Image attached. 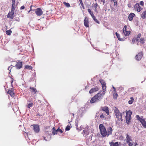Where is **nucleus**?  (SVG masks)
Masks as SVG:
<instances>
[{
	"mask_svg": "<svg viewBox=\"0 0 146 146\" xmlns=\"http://www.w3.org/2000/svg\"><path fill=\"white\" fill-rule=\"evenodd\" d=\"M113 110L114 111V115L116 117V118L118 121H123L122 119V115L121 113L118 110L116 107H114Z\"/></svg>",
	"mask_w": 146,
	"mask_h": 146,
	"instance_id": "nucleus-1",
	"label": "nucleus"
},
{
	"mask_svg": "<svg viewBox=\"0 0 146 146\" xmlns=\"http://www.w3.org/2000/svg\"><path fill=\"white\" fill-rule=\"evenodd\" d=\"M100 133L101 135L103 137H106L107 135V133L105 127L102 124H100L99 126Z\"/></svg>",
	"mask_w": 146,
	"mask_h": 146,
	"instance_id": "nucleus-2",
	"label": "nucleus"
},
{
	"mask_svg": "<svg viewBox=\"0 0 146 146\" xmlns=\"http://www.w3.org/2000/svg\"><path fill=\"white\" fill-rule=\"evenodd\" d=\"M132 113V112L130 111L126 112V120L127 123L128 124H129L130 121L131 115Z\"/></svg>",
	"mask_w": 146,
	"mask_h": 146,
	"instance_id": "nucleus-3",
	"label": "nucleus"
},
{
	"mask_svg": "<svg viewBox=\"0 0 146 146\" xmlns=\"http://www.w3.org/2000/svg\"><path fill=\"white\" fill-rule=\"evenodd\" d=\"M136 118L139 120L142 124L143 127L145 128H146V122L145 121L144 119L140 118L139 115H137L136 116Z\"/></svg>",
	"mask_w": 146,
	"mask_h": 146,
	"instance_id": "nucleus-4",
	"label": "nucleus"
},
{
	"mask_svg": "<svg viewBox=\"0 0 146 146\" xmlns=\"http://www.w3.org/2000/svg\"><path fill=\"white\" fill-rule=\"evenodd\" d=\"M105 93L104 91H101L96 94L94 96L96 97L98 100H100L101 98H102V96H104Z\"/></svg>",
	"mask_w": 146,
	"mask_h": 146,
	"instance_id": "nucleus-5",
	"label": "nucleus"
},
{
	"mask_svg": "<svg viewBox=\"0 0 146 146\" xmlns=\"http://www.w3.org/2000/svg\"><path fill=\"white\" fill-rule=\"evenodd\" d=\"M12 65H15L16 66L17 68L18 69H20L22 66V63L21 62H17L15 61H14L12 62Z\"/></svg>",
	"mask_w": 146,
	"mask_h": 146,
	"instance_id": "nucleus-6",
	"label": "nucleus"
},
{
	"mask_svg": "<svg viewBox=\"0 0 146 146\" xmlns=\"http://www.w3.org/2000/svg\"><path fill=\"white\" fill-rule=\"evenodd\" d=\"M123 34L125 36H128L129 35L130 31H127V26L125 25L123 29Z\"/></svg>",
	"mask_w": 146,
	"mask_h": 146,
	"instance_id": "nucleus-7",
	"label": "nucleus"
},
{
	"mask_svg": "<svg viewBox=\"0 0 146 146\" xmlns=\"http://www.w3.org/2000/svg\"><path fill=\"white\" fill-rule=\"evenodd\" d=\"M126 136V138L127 142V143L129 146H132L133 145L132 140L131 139L130 137L127 134Z\"/></svg>",
	"mask_w": 146,
	"mask_h": 146,
	"instance_id": "nucleus-8",
	"label": "nucleus"
},
{
	"mask_svg": "<svg viewBox=\"0 0 146 146\" xmlns=\"http://www.w3.org/2000/svg\"><path fill=\"white\" fill-rule=\"evenodd\" d=\"M100 82L101 83L102 85V87L103 89L102 91L105 92L106 88V83H105L104 81L103 80H100Z\"/></svg>",
	"mask_w": 146,
	"mask_h": 146,
	"instance_id": "nucleus-9",
	"label": "nucleus"
},
{
	"mask_svg": "<svg viewBox=\"0 0 146 146\" xmlns=\"http://www.w3.org/2000/svg\"><path fill=\"white\" fill-rule=\"evenodd\" d=\"M134 9L137 12H139L142 9L141 8L138 3L135 4L134 6Z\"/></svg>",
	"mask_w": 146,
	"mask_h": 146,
	"instance_id": "nucleus-10",
	"label": "nucleus"
},
{
	"mask_svg": "<svg viewBox=\"0 0 146 146\" xmlns=\"http://www.w3.org/2000/svg\"><path fill=\"white\" fill-rule=\"evenodd\" d=\"M35 12L36 14L38 16L41 15L43 13L42 11L40 8H37L35 9Z\"/></svg>",
	"mask_w": 146,
	"mask_h": 146,
	"instance_id": "nucleus-11",
	"label": "nucleus"
},
{
	"mask_svg": "<svg viewBox=\"0 0 146 146\" xmlns=\"http://www.w3.org/2000/svg\"><path fill=\"white\" fill-rule=\"evenodd\" d=\"M143 56L142 52H140L135 56L136 58L138 61L141 60Z\"/></svg>",
	"mask_w": 146,
	"mask_h": 146,
	"instance_id": "nucleus-12",
	"label": "nucleus"
},
{
	"mask_svg": "<svg viewBox=\"0 0 146 146\" xmlns=\"http://www.w3.org/2000/svg\"><path fill=\"white\" fill-rule=\"evenodd\" d=\"M100 109L102 110L105 111L107 115H108L109 114V111L108 108V107L106 106L101 107L100 108Z\"/></svg>",
	"mask_w": 146,
	"mask_h": 146,
	"instance_id": "nucleus-13",
	"label": "nucleus"
},
{
	"mask_svg": "<svg viewBox=\"0 0 146 146\" xmlns=\"http://www.w3.org/2000/svg\"><path fill=\"white\" fill-rule=\"evenodd\" d=\"M33 129L35 131L36 133H38L39 131V126L38 125H33Z\"/></svg>",
	"mask_w": 146,
	"mask_h": 146,
	"instance_id": "nucleus-14",
	"label": "nucleus"
},
{
	"mask_svg": "<svg viewBox=\"0 0 146 146\" xmlns=\"http://www.w3.org/2000/svg\"><path fill=\"white\" fill-rule=\"evenodd\" d=\"M107 136H108L110 134H112V128L111 127H108L107 129Z\"/></svg>",
	"mask_w": 146,
	"mask_h": 146,
	"instance_id": "nucleus-15",
	"label": "nucleus"
},
{
	"mask_svg": "<svg viewBox=\"0 0 146 146\" xmlns=\"http://www.w3.org/2000/svg\"><path fill=\"white\" fill-rule=\"evenodd\" d=\"M84 25L86 27H89V22L88 18L86 17L84 21Z\"/></svg>",
	"mask_w": 146,
	"mask_h": 146,
	"instance_id": "nucleus-16",
	"label": "nucleus"
},
{
	"mask_svg": "<svg viewBox=\"0 0 146 146\" xmlns=\"http://www.w3.org/2000/svg\"><path fill=\"white\" fill-rule=\"evenodd\" d=\"M135 16V14L133 13H131L129 15L128 19L130 21H131L133 20V17Z\"/></svg>",
	"mask_w": 146,
	"mask_h": 146,
	"instance_id": "nucleus-17",
	"label": "nucleus"
},
{
	"mask_svg": "<svg viewBox=\"0 0 146 146\" xmlns=\"http://www.w3.org/2000/svg\"><path fill=\"white\" fill-rule=\"evenodd\" d=\"M14 11H11V12L8 13L7 15V17H9L11 19H13V15H14Z\"/></svg>",
	"mask_w": 146,
	"mask_h": 146,
	"instance_id": "nucleus-18",
	"label": "nucleus"
},
{
	"mask_svg": "<svg viewBox=\"0 0 146 146\" xmlns=\"http://www.w3.org/2000/svg\"><path fill=\"white\" fill-rule=\"evenodd\" d=\"M98 90V88L97 87H96L94 88L91 89L89 91V93L91 94L95 92H96Z\"/></svg>",
	"mask_w": 146,
	"mask_h": 146,
	"instance_id": "nucleus-19",
	"label": "nucleus"
},
{
	"mask_svg": "<svg viewBox=\"0 0 146 146\" xmlns=\"http://www.w3.org/2000/svg\"><path fill=\"white\" fill-rule=\"evenodd\" d=\"M96 99V97L94 96L90 100V102L91 103H94L97 102L98 101Z\"/></svg>",
	"mask_w": 146,
	"mask_h": 146,
	"instance_id": "nucleus-20",
	"label": "nucleus"
},
{
	"mask_svg": "<svg viewBox=\"0 0 146 146\" xmlns=\"http://www.w3.org/2000/svg\"><path fill=\"white\" fill-rule=\"evenodd\" d=\"M7 93L8 94H9L11 97H13L15 95L13 91L12 90H9L7 92Z\"/></svg>",
	"mask_w": 146,
	"mask_h": 146,
	"instance_id": "nucleus-21",
	"label": "nucleus"
},
{
	"mask_svg": "<svg viewBox=\"0 0 146 146\" xmlns=\"http://www.w3.org/2000/svg\"><path fill=\"white\" fill-rule=\"evenodd\" d=\"M115 34L119 40L121 41H123L124 40V38H120V35H119V34H118L117 32L115 33Z\"/></svg>",
	"mask_w": 146,
	"mask_h": 146,
	"instance_id": "nucleus-22",
	"label": "nucleus"
},
{
	"mask_svg": "<svg viewBox=\"0 0 146 146\" xmlns=\"http://www.w3.org/2000/svg\"><path fill=\"white\" fill-rule=\"evenodd\" d=\"M111 146H119L118 144V143L116 142L114 143L113 142H112L110 143Z\"/></svg>",
	"mask_w": 146,
	"mask_h": 146,
	"instance_id": "nucleus-23",
	"label": "nucleus"
},
{
	"mask_svg": "<svg viewBox=\"0 0 146 146\" xmlns=\"http://www.w3.org/2000/svg\"><path fill=\"white\" fill-rule=\"evenodd\" d=\"M141 17L142 18L144 19L146 17V11H144L141 15Z\"/></svg>",
	"mask_w": 146,
	"mask_h": 146,
	"instance_id": "nucleus-24",
	"label": "nucleus"
},
{
	"mask_svg": "<svg viewBox=\"0 0 146 146\" xmlns=\"http://www.w3.org/2000/svg\"><path fill=\"white\" fill-rule=\"evenodd\" d=\"M130 100L128 101V103L129 104H131L133 102L134 100L133 98L132 97H131L130 98Z\"/></svg>",
	"mask_w": 146,
	"mask_h": 146,
	"instance_id": "nucleus-25",
	"label": "nucleus"
},
{
	"mask_svg": "<svg viewBox=\"0 0 146 146\" xmlns=\"http://www.w3.org/2000/svg\"><path fill=\"white\" fill-rule=\"evenodd\" d=\"M52 130H53V131H52V133L54 135L57 134V130H56L55 129L54 127L53 128Z\"/></svg>",
	"mask_w": 146,
	"mask_h": 146,
	"instance_id": "nucleus-26",
	"label": "nucleus"
},
{
	"mask_svg": "<svg viewBox=\"0 0 146 146\" xmlns=\"http://www.w3.org/2000/svg\"><path fill=\"white\" fill-rule=\"evenodd\" d=\"M93 6L94 7V8L95 9V11L96 12H97V7L98 6V5L97 4V3H95V4H94L93 5Z\"/></svg>",
	"mask_w": 146,
	"mask_h": 146,
	"instance_id": "nucleus-27",
	"label": "nucleus"
},
{
	"mask_svg": "<svg viewBox=\"0 0 146 146\" xmlns=\"http://www.w3.org/2000/svg\"><path fill=\"white\" fill-rule=\"evenodd\" d=\"M25 68L29 70H31L32 69V67L30 66L26 65L25 66Z\"/></svg>",
	"mask_w": 146,
	"mask_h": 146,
	"instance_id": "nucleus-28",
	"label": "nucleus"
},
{
	"mask_svg": "<svg viewBox=\"0 0 146 146\" xmlns=\"http://www.w3.org/2000/svg\"><path fill=\"white\" fill-rule=\"evenodd\" d=\"M12 33L11 31L10 30H9L8 31H6V34L8 35H11V33Z\"/></svg>",
	"mask_w": 146,
	"mask_h": 146,
	"instance_id": "nucleus-29",
	"label": "nucleus"
},
{
	"mask_svg": "<svg viewBox=\"0 0 146 146\" xmlns=\"http://www.w3.org/2000/svg\"><path fill=\"white\" fill-rule=\"evenodd\" d=\"M63 4L67 7H70V4L68 3H66L65 2H64Z\"/></svg>",
	"mask_w": 146,
	"mask_h": 146,
	"instance_id": "nucleus-30",
	"label": "nucleus"
},
{
	"mask_svg": "<svg viewBox=\"0 0 146 146\" xmlns=\"http://www.w3.org/2000/svg\"><path fill=\"white\" fill-rule=\"evenodd\" d=\"M83 131L86 135H88L89 133V131L88 130H85Z\"/></svg>",
	"mask_w": 146,
	"mask_h": 146,
	"instance_id": "nucleus-31",
	"label": "nucleus"
},
{
	"mask_svg": "<svg viewBox=\"0 0 146 146\" xmlns=\"http://www.w3.org/2000/svg\"><path fill=\"white\" fill-rule=\"evenodd\" d=\"M118 95L117 93H115L113 94V97L114 99H116L117 98Z\"/></svg>",
	"mask_w": 146,
	"mask_h": 146,
	"instance_id": "nucleus-32",
	"label": "nucleus"
},
{
	"mask_svg": "<svg viewBox=\"0 0 146 146\" xmlns=\"http://www.w3.org/2000/svg\"><path fill=\"white\" fill-rule=\"evenodd\" d=\"M140 42L141 44H143L144 42V38H141L140 39Z\"/></svg>",
	"mask_w": 146,
	"mask_h": 146,
	"instance_id": "nucleus-33",
	"label": "nucleus"
},
{
	"mask_svg": "<svg viewBox=\"0 0 146 146\" xmlns=\"http://www.w3.org/2000/svg\"><path fill=\"white\" fill-rule=\"evenodd\" d=\"M93 20L97 23L99 24L100 23L99 21L97 20V19H96L95 17H94L93 18Z\"/></svg>",
	"mask_w": 146,
	"mask_h": 146,
	"instance_id": "nucleus-34",
	"label": "nucleus"
},
{
	"mask_svg": "<svg viewBox=\"0 0 146 146\" xmlns=\"http://www.w3.org/2000/svg\"><path fill=\"white\" fill-rule=\"evenodd\" d=\"M33 103H31V104H29L28 105V107L29 108H30L31 107H32V106H33Z\"/></svg>",
	"mask_w": 146,
	"mask_h": 146,
	"instance_id": "nucleus-35",
	"label": "nucleus"
},
{
	"mask_svg": "<svg viewBox=\"0 0 146 146\" xmlns=\"http://www.w3.org/2000/svg\"><path fill=\"white\" fill-rule=\"evenodd\" d=\"M56 130L57 132L59 131L61 133H62L63 132L62 130L59 128H58Z\"/></svg>",
	"mask_w": 146,
	"mask_h": 146,
	"instance_id": "nucleus-36",
	"label": "nucleus"
},
{
	"mask_svg": "<svg viewBox=\"0 0 146 146\" xmlns=\"http://www.w3.org/2000/svg\"><path fill=\"white\" fill-rule=\"evenodd\" d=\"M70 129V126H67L65 130H69Z\"/></svg>",
	"mask_w": 146,
	"mask_h": 146,
	"instance_id": "nucleus-37",
	"label": "nucleus"
},
{
	"mask_svg": "<svg viewBox=\"0 0 146 146\" xmlns=\"http://www.w3.org/2000/svg\"><path fill=\"white\" fill-rule=\"evenodd\" d=\"M79 1H80V3L81 4V5H82V7H83V8L84 9V5H83V3H82V0H79Z\"/></svg>",
	"mask_w": 146,
	"mask_h": 146,
	"instance_id": "nucleus-38",
	"label": "nucleus"
},
{
	"mask_svg": "<svg viewBox=\"0 0 146 146\" xmlns=\"http://www.w3.org/2000/svg\"><path fill=\"white\" fill-rule=\"evenodd\" d=\"M100 117L101 118H102V119H104L105 118L104 115L103 114H102L101 115H100Z\"/></svg>",
	"mask_w": 146,
	"mask_h": 146,
	"instance_id": "nucleus-39",
	"label": "nucleus"
},
{
	"mask_svg": "<svg viewBox=\"0 0 146 146\" xmlns=\"http://www.w3.org/2000/svg\"><path fill=\"white\" fill-rule=\"evenodd\" d=\"M111 1H113L114 3V5L115 6L117 4V1L116 0H111Z\"/></svg>",
	"mask_w": 146,
	"mask_h": 146,
	"instance_id": "nucleus-40",
	"label": "nucleus"
},
{
	"mask_svg": "<svg viewBox=\"0 0 146 146\" xmlns=\"http://www.w3.org/2000/svg\"><path fill=\"white\" fill-rule=\"evenodd\" d=\"M88 11L90 14H91V13H93V12L91 11L90 9H88Z\"/></svg>",
	"mask_w": 146,
	"mask_h": 146,
	"instance_id": "nucleus-41",
	"label": "nucleus"
},
{
	"mask_svg": "<svg viewBox=\"0 0 146 146\" xmlns=\"http://www.w3.org/2000/svg\"><path fill=\"white\" fill-rule=\"evenodd\" d=\"M14 66V65H13L12 66ZM12 67H11V66H10L9 67H8V70H9V71H10L12 69Z\"/></svg>",
	"mask_w": 146,
	"mask_h": 146,
	"instance_id": "nucleus-42",
	"label": "nucleus"
},
{
	"mask_svg": "<svg viewBox=\"0 0 146 146\" xmlns=\"http://www.w3.org/2000/svg\"><path fill=\"white\" fill-rule=\"evenodd\" d=\"M136 40V38H133L132 39V44H134L135 43V40Z\"/></svg>",
	"mask_w": 146,
	"mask_h": 146,
	"instance_id": "nucleus-43",
	"label": "nucleus"
},
{
	"mask_svg": "<svg viewBox=\"0 0 146 146\" xmlns=\"http://www.w3.org/2000/svg\"><path fill=\"white\" fill-rule=\"evenodd\" d=\"M31 89L33 91L36 92V89L35 88H31Z\"/></svg>",
	"mask_w": 146,
	"mask_h": 146,
	"instance_id": "nucleus-44",
	"label": "nucleus"
},
{
	"mask_svg": "<svg viewBox=\"0 0 146 146\" xmlns=\"http://www.w3.org/2000/svg\"><path fill=\"white\" fill-rule=\"evenodd\" d=\"M139 4L140 5H142V6L143 5V4H144L143 2L142 1H141L140 2Z\"/></svg>",
	"mask_w": 146,
	"mask_h": 146,
	"instance_id": "nucleus-45",
	"label": "nucleus"
},
{
	"mask_svg": "<svg viewBox=\"0 0 146 146\" xmlns=\"http://www.w3.org/2000/svg\"><path fill=\"white\" fill-rule=\"evenodd\" d=\"M15 7H12L11 8V11H13L14 12V10H15Z\"/></svg>",
	"mask_w": 146,
	"mask_h": 146,
	"instance_id": "nucleus-46",
	"label": "nucleus"
},
{
	"mask_svg": "<svg viewBox=\"0 0 146 146\" xmlns=\"http://www.w3.org/2000/svg\"><path fill=\"white\" fill-rule=\"evenodd\" d=\"M90 15H91V16H92V18H93V17H95L94 16V15L93 13H91V14Z\"/></svg>",
	"mask_w": 146,
	"mask_h": 146,
	"instance_id": "nucleus-47",
	"label": "nucleus"
},
{
	"mask_svg": "<svg viewBox=\"0 0 146 146\" xmlns=\"http://www.w3.org/2000/svg\"><path fill=\"white\" fill-rule=\"evenodd\" d=\"M24 8H25V7H24V6H22L21 7V8H20V9H24Z\"/></svg>",
	"mask_w": 146,
	"mask_h": 146,
	"instance_id": "nucleus-48",
	"label": "nucleus"
},
{
	"mask_svg": "<svg viewBox=\"0 0 146 146\" xmlns=\"http://www.w3.org/2000/svg\"><path fill=\"white\" fill-rule=\"evenodd\" d=\"M101 1L103 2V4L104 5V3H105V0H101Z\"/></svg>",
	"mask_w": 146,
	"mask_h": 146,
	"instance_id": "nucleus-49",
	"label": "nucleus"
},
{
	"mask_svg": "<svg viewBox=\"0 0 146 146\" xmlns=\"http://www.w3.org/2000/svg\"><path fill=\"white\" fill-rule=\"evenodd\" d=\"M15 3H12V7H15Z\"/></svg>",
	"mask_w": 146,
	"mask_h": 146,
	"instance_id": "nucleus-50",
	"label": "nucleus"
},
{
	"mask_svg": "<svg viewBox=\"0 0 146 146\" xmlns=\"http://www.w3.org/2000/svg\"><path fill=\"white\" fill-rule=\"evenodd\" d=\"M141 36V34H139L137 35L138 38H140V37Z\"/></svg>",
	"mask_w": 146,
	"mask_h": 146,
	"instance_id": "nucleus-51",
	"label": "nucleus"
},
{
	"mask_svg": "<svg viewBox=\"0 0 146 146\" xmlns=\"http://www.w3.org/2000/svg\"><path fill=\"white\" fill-rule=\"evenodd\" d=\"M139 38H138V37H137V38L135 40H136L137 41H139Z\"/></svg>",
	"mask_w": 146,
	"mask_h": 146,
	"instance_id": "nucleus-52",
	"label": "nucleus"
},
{
	"mask_svg": "<svg viewBox=\"0 0 146 146\" xmlns=\"http://www.w3.org/2000/svg\"><path fill=\"white\" fill-rule=\"evenodd\" d=\"M139 38H138V37H137V38L135 40H136L137 41H139Z\"/></svg>",
	"mask_w": 146,
	"mask_h": 146,
	"instance_id": "nucleus-53",
	"label": "nucleus"
},
{
	"mask_svg": "<svg viewBox=\"0 0 146 146\" xmlns=\"http://www.w3.org/2000/svg\"><path fill=\"white\" fill-rule=\"evenodd\" d=\"M139 38H138V37H137V38L135 40H136L137 41H139Z\"/></svg>",
	"mask_w": 146,
	"mask_h": 146,
	"instance_id": "nucleus-54",
	"label": "nucleus"
},
{
	"mask_svg": "<svg viewBox=\"0 0 146 146\" xmlns=\"http://www.w3.org/2000/svg\"><path fill=\"white\" fill-rule=\"evenodd\" d=\"M12 3H15V0H12Z\"/></svg>",
	"mask_w": 146,
	"mask_h": 146,
	"instance_id": "nucleus-55",
	"label": "nucleus"
},
{
	"mask_svg": "<svg viewBox=\"0 0 146 146\" xmlns=\"http://www.w3.org/2000/svg\"><path fill=\"white\" fill-rule=\"evenodd\" d=\"M130 5L129 4H128V7H130V6H129Z\"/></svg>",
	"mask_w": 146,
	"mask_h": 146,
	"instance_id": "nucleus-56",
	"label": "nucleus"
},
{
	"mask_svg": "<svg viewBox=\"0 0 146 146\" xmlns=\"http://www.w3.org/2000/svg\"><path fill=\"white\" fill-rule=\"evenodd\" d=\"M44 139L46 141V139L45 137H44Z\"/></svg>",
	"mask_w": 146,
	"mask_h": 146,
	"instance_id": "nucleus-57",
	"label": "nucleus"
},
{
	"mask_svg": "<svg viewBox=\"0 0 146 146\" xmlns=\"http://www.w3.org/2000/svg\"><path fill=\"white\" fill-rule=\"evenodd\" d=\"M113 88L114 89V90H115V88L114 87H113Z\"/></svg>",
	"mask_w": 146,
	"mask_h": 146,
	"instance_id": "nucleus-58",
	"label": "nucleus"
},
{
	"mask_svg": "<svg viewBox=\"0 0 146 146\" xmlns=\"http://www.w3.org/2000/svg\"><path fill=\"white\" fill-rule=\"evenodd\" d=\"M32 10L31 9H30L29 11L28 12L29 13L30 11Z\"/></svg>",
	"mask_w": 146,
	"mask_h": 146,
	"instance_id": "nucleus-59",
	"label": "nucleus"
},
{
	"mask_svg": "<svg viewBox=\"0 0 146 146\" xmlns=\"http://www.w3.org/2000/svg\"><path fill=\"white\" fill-rule=\"evenodd\" d=\"M97 113H96V114H97ZM97 115H96V116H97Z\"/></svg>",
	"mask_w": 146,
	"mask_h": 146,
	"instance_id": "nucleus-60",
	"label": "nucleus"
}]
</instances>
